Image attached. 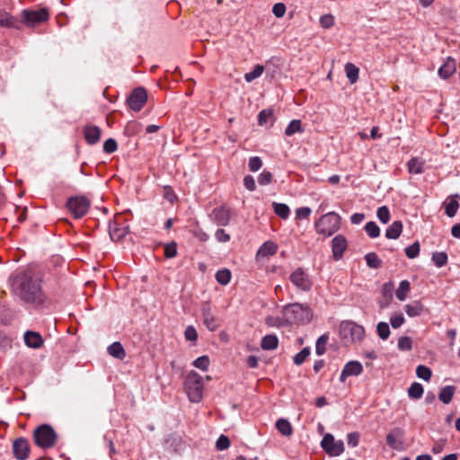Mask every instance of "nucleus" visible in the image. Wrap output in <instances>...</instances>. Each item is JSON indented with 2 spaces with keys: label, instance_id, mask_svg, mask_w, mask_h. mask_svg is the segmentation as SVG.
Segmentation results:
<instances>
[{
  "label": "nucleus",
  "instance_id": "f257e3e1",
  "mask_svg": "<svg viewBox=\"0 0 460 460\" xmlns=\"http://www.w3.org/2000/svg\"><path fill=\"white\" fill-rule=\"evenodd\" d=\"M10 281L12 293L23 304L37 311L49 307L50 300L42 288L40 274L26 270L13 275Z\"/></svg>",
  "mask_w": 460,
  "mask_h": 460
},
{
  "label": "nucleus",
  "instance_id": "f03ea898",
  "mask_svg": "<svg viewBox=\"0 0 460 460\" xmlns=\"http://www.w3.org/2000/svg\"><path fill=\"white\" fill-rule=\"evenodd\" d=\"M282 316L286 324H305L311 321L313 313L308 305L294 303L283 307Z\"/></svg>",
  "mask_w": 460,
  "mask_h": 460
},
{
  "label": "nucleus",
  "instance_id": "7ed1b4c3",
  "mask_svg": "<svg viewBox=\"0 0 460 460\" xmlns=\"http://www.w3.org/2000/svg\"><path fill=\"white\" fill-rule=\"evenodd\" d=\"M35 445L41 449L52 448L57 445L58 433L52 426L49 424H41L38 426L32 433Z\"/></svg>",
  "mask_w": 460,
  "mask_h": 460
},
{
  "label": "nucleus",
  "instance_id": "20e7f679",
  "mask_svg": "<svg viewBox=\"0 0 460 460\" xmlns=\"http://www.w3.org/2000/svg\"><path fill=\"white\" fill-rule=\"evenodd\" d=\"M339 332L345 345L360 342L365 337L364 327L351 321L341 322Z\"/></svg>",
  "mask_w": 460,
  "mask_h": 460
},
{
  "label": "nucleus",
  "instance_id": "39448f33",
  "mask_svg": "<svg viewBox=\"0 0 460 460\" xmlns=\"http://www.w3.org/2000/svg\"><path fill=\"white\" fill-rule=\"evenodd\" d=\"M340 226L341 217L335 212H329L315 222L316 232L325 237L336 233L340 229Z\"/></svg>",
  "mask_w": 460,
  "mask_h": 460
},
{
  "label": "nucleus",
  "instance_id": "423d86ee",
  "mask_svg": "<svg viewBox=\"0 0 460 460\" xmlns=\"http://www.w3.org/2000/svg\"><path fill=\"white\" fill-rule=\"evenodd\" d=\"M184 387L190 402H199L202 399L203 379L197 372L190 371L187 375Z\"/></svg>",
  "mask_w": 460,
  "mask_h": 460
},
{
  "label": "nucleus",
  "instance_id": "0eeeda50",
  "mask_svg": "<svg viewBox=\"0 0 460 460\" xmlns=\"http://www.w3.org/2000/svg\"><path fill=\"white\" fill-rule=\"evenodd\" d=\"M91 202L83 196H76L68 199L66 208L73 214L75 218H81L86 215L89 210Z\"/></svg>",
  "mask_w": 460,
  "mask_h": 460
},
{
  "label": "nucleus",
  "instance_id": "6e6552de",
  "mask_svg": "<svg viewBox=\"0 0 460 460\" xmlns=\"http://www.w3.org/2000/svg\"><path fill=\"white\" fill-rule=\"evenodd\" d=\"M321 447L329 456H338L345 450L343 441L335 440L331 433H327L323 436L321 441Z\"/></svg>",
  "mask_w": 460,
  "mask_h": 460
},
{
  "label": "nucleus",
  "instance_id": "1a4fd4ad",
  "mask_svg": "<svg viewBox=\"0 0 460 460\" xmlns=\"http://www.w3.org/2000/svg\"><path fill=\"white\" fill-rule=\"evenodd\" d=\"M22 22L28 27H33L49 20V13L47 9L23 10L22 13Z\"/></svg>",
  "mask_w": 460,
  "mask_h": 460
},
{
  "label": "nucleus",
  "instance_id": "9d476101",
  "mask_svg": "<svg viewBox=\"0 0 460 460\" xmlns=\"http://www.w3.org/2000/svg\"><path fill=\"white\" fill-rule=\"evenodd\" d=\"M289 280L301 291L308 292L312 289L313 281L310 276L302 268H297L292 272L289 276Z\"/></svg>",
  "mask_w": 460,
  "mask_h": 460
},
{
  "label": "nucleus",
  "instance_id": "9b49d317",
  "mask_svg": "<svg viewBox=\"0 0 460 460\" xmlns=\"http://www.w3.org/2000/svg\"><path fill=\"white\" fill-rule=\"evenodd\" d=\"M147 101V93L145 88H136L127 99L128 107L134 111H139Z\"/></svg>",
  "mask_w": 460,
  "mask_h": 460
},
{
  "label": "nucleus",
  "instance_id": "f8f14e48",
  "mask_svg": "<svg viewBox=\"0 0 460 460\" xmlns=\"http://www.w3.org/2000/svg\"><path fill=\"white\" fill-rule=\"evenodd\" d=\"M201 314L204 324L210 332H215L219 328L220 320L214 314L211 305L208 302H206L202 305Z\"/></svg>",
  "mask_w": 460,
  "mask_h": 460
},
{
  "label": "nucleus",
  "instance_id": "ddd939ff",
  "mask_svg": "<svg viewBox=\"0 0 460 460\" xmlns=\"http://www.w3.org/2000/svg\"><path fill=\"white\" fill-rule=\"evenodd\" d=\"M31 447L25 438H18L13 442V455L17 460H26L29 458Z\"/></svg>",
  "mask_w": 460,
  "mask_h": 460
},
{
  "label": "nucleus",
  "instance_id": "4468645a",
  "mask_svg": "<svg viewBox=\"0 0 460 460\" xmlns=\"http://www.w3.org/2000/svg\"><path fill=\"white\" fill-rule=\"evenodd\" d=\"M386 443L391 448L402 451L404 444V431L401 428L393 429L386 435Z\"/></svg>",
  "mask_w": 460,
  "mask_h": 460
},
{
  "label": "nucleus",
  "instance_id": "2eb2a0df",
  "mask_svg": "<svg viewBox=\"0 0 460 460\" xmlns=\"http://www.w3.org/2000/svg\"><path fill=\"white\" fill-rule=\"evenodd\" d=\"M363 372V366L359 361L351 360L349 361L343 367L341 376L340 381L345 382L349 376H358L361 375Z\"/></svg>",
  "mask_w": 460,
  "mask_h": 460
},
{
  "label": "nucleus",
  "instance_id": "dca6fc26",
  "mask_svg": "<svg viewBox=\"0 0 460 460\" xmlns=\"http://www.w3.org/2000/svg\"><path fill=\"white\" fill-rule=\"evenodd\" d=\"M210 217L217 225L226 226L230 222L231 211L229 208L221 206L212 210Z\"/></svg>",
  "mask_w": 460,
  "mask_h": 460
},
{
  "label": "nucleus",
  "instance_id": "f3484780",
  "mask_svg": "<svg viewBox=\"0 0 460 460\" xmlns=\"http://www.w3.org/2000/svg\"><path fill=\"white\" fill-rule=\"evenodd\" d=\"M85 141L89 145H95L100 141L102 130L94 125H86L83 128Z\"/></svg>",
  "mask_w": 460,
  "mask_h": 460
},
{
  "label": "nucleus",
  "instance_id": "a211bd4d",
  "mask_svg": "<svg viewBox=\"0 0 460 460\" xmlns=\"http://www.w3.org/2000/svg\"><path fill=\"white\" fill-rule=\"evenodd\" d=\"M456 71V61L455 58L448 57L445 63L438 68V74L442 79H448Z\"/></svg>",
  "mask_w": 460,
  "mask_h": 460
},
{
  "label": "nucleus",
  "instance_id": "6ab92c4d",
  "mask_svg": "<svg viewBox=\"0 0 460 460\" xmlns=\"http://www.w3.org/2000/svg\"><path fill=\"white\" fill-rule=\"evenodd\" d=\"M332 243L333 258L338 261L347 248V240L343 235L338 234L332 239Z\"/></svg>",
  "mask_w": 460,
  "mask_h": 460
},
{
  "label": "nucleus",
  "instance_id": "aec40b11",
  "mask_svg": "<svg viewBox=\"0 0 460 460\" xmlns=\"http://www.w3.org/2000/svg\"><path fill=\"white\" fill-rule=\"evenodd\" d=\"M24 342L30 348L38 349L42 346L43 339L39 332L27 331L24 333Z\"/></svg>",
  "mask_w": 460,
  "mask_h": 460
},
{
  "label": "nucleus",
  "instance_id": "412c9836",
  "mask_svg": "<svg viewBox=\"0 0 460 460\" xmlns=\"http://www.w3.org/2000/svg\"><path fill=\"white\" fill-rule=\"evenodd\" d=\"M404 310L408 316L416 317L420 316L425 311L424 305L420 301H413L411 304H407L404 306Z\"/></svg>",
  "mask_w": 460,
  "mask_h": 460
},
{
  "label": "nucleus",
  "instance_id": "4be33fe9",
  "mask_svg": "<svg viewBox=\"0 0 460 460\" xmlns=\"http://www.w3.org/2000/svg\"><path fill=\"white\" fill-rule=\"evenodd\" d=\"M109 233L111 240L119 241L127 234V229L125 227H119L117 222L110 223Z\"/></svg>",
  "mask_w": 460,
  "mask_h": 460
},
{
  "label": "nucleus",
  "instance_id": "5701e85b",
  "mask_svg": "<svg viewBox=\"0 0 460 460\" xmlns=\"http://www.w3.org/2000/svg\"><path fill=\"white\" fill-rule=\"evenodd\" d=\"M276 429L280 434L285 437H290L293 434V427L291 423L287 420L280 418L276 421Z\"/></svg>",
  "mask_w": 460,
  "mask_h": 460
},
{
  "label": "nucleus",
  "instance_id": "b1692460",
  "mask_svg": "<svg viewBox=\"0 0 460 460\" xmlns=\"http://www.w3.org/2000/svg\"><path fill=\"white\" fill-rule=\"evenodd\" d=\"M278 251V245L273 242H265L258 250L257 256L268 257L273 255Z\"/></svg>",
  "mask_w": 460,
  "mask_h": 460
},
{
  "label": "nucleus",
  "instance_id": "393cba45",
  "mask_svg": "<svg viewBox=\"0 0 460 460\" xmlns=\"http://www.w3.org/2000/svg\"><path fill=\"white\" fill-rule=\"evenodd\" d=\"M402 231V223L399 220L393 222V224L386 229L385 237L388 239H397Z\"/></svg>",
  "mask_w": 460,
  "mask_h": 460
},
{
  "label": "nucleus",
  "instance_id": "a878e982",
  "mask_svg": "<svg viewBox=\"0 0 460 460\" xmlns=\"http://www.w3.org/2000/svg\"><path fill=\"white\" fill-rule=\"evenodd\" d=\"M456 388L453 385H447L444 386L439 394H438V399L445 404H448L454 396Z\"/></svg>",
  "mask_w": 460,
  "mask_h": 460
},
{
  "label": "nucleus",
  "instance_id": "bb28decb",
  "mask_svg": "<svg viewBox=\"0 0 460 460\" xmlns=\"http://www.w3.org/2000/svg\"><path fill=\"white\" fill-rule=\"evenodd\" d=\"M279 345V340L276 335L268 334L261 340V346L265 350H271L277 349Z\"/></svg>",
  "mask_w": 460,
  "mask_h": 460
},
{
  "label": "nucleus",
  "instance_id": "cd10ccee",
  "mask_svg": "<svg viewBox=\"0 0 460 460\" xmlns=\"http://www.w3.org/2000/svg\"><path fill=\"white\" fill-rule=\"evenodd\" d=\"M108 352L111 356L119 359H123L126 356L125 350L119 341L111 344L108 347Z\"/></svg>",
  "mask_w": 460,
  "mask_h": 460
},
{
  "label": "nucleus",
  "instance_id": "c85d7f7f",
  "mask_svg": "<svg viewBox=\"0 0 460 460\" xmlns=\"http://www.w3.org/2000/svg\"><path fill=\"white\" fill-rule=\"evenodd\" d=\"M345 72L350 84H355L358 81L359 69L354 64L347 63Z\"/></svg>",
  "mask_w": 460,
  "mask_h": 460
},
{
  "label": "nucleus",
  "instance_id": "c756f323",
  "mask_svg": "<svg viewBox=\"0 0 460 460\" xmlns=\"http://www.w3.org/2000/svg\"><path fill=\"white\" fill-rule=\"evenodd\" d=\"M304 128L302 127V122L300 119H293L289 122L288 127L285 129V134L288 137H290L296 133H302Z\"/></svg>",
  "mask_w": 460,
  "mask_h": 460
},
{
  "label": "nucleus",
  "instance_id": "7c9ffc66",
  "mask_svg": "<svg viewBox=\"0 0 460 460\" xmlns=\"http://www.w3.org/2000/svg\"><path fill=\"white\" fill-rule=\"evenodd\" d=\"M274 212L282 219H287L289 217L290 209L288 205L284 203L273 202L272 204Z\"/></svg>",
  "mask_w": 460,
  "mask_h": 460
},
{
  "label": "nucleus",
  "instance_id": "2f4dec72",
  "mask_svg": "<svg viewBox=\"0 0 460 460\" xmlns=\"http://www.w3.org/2000/svg\"><path fill=\"white\" fill-rule=\"evenodd\" d=\"M215 278L219 284L226 286L231 281L232 274L228 269H222L217 271Z\"/></svg>",
  "mask_w": 460,
  "mask_h": 460
},
{
  "label": "nucleus",
  "instance_id": "473e14b6",
  "mask_svg": "<svg viewBox=\"0 0 460 460\" xmlns=\"http://www.w3.org/2000/svg\"><path fill=\"white\" fill-rule=\"evenodd\" d=\"M411 289V285L408 280H402L400 282L399 288H397L395 295L398 300L403 301L406 299L407 295Z\"/></svg>",
  "mask_w": 460,
  "mask_h": 460
},
{
  "label": "nucleus",
  "instance_id": "72a5a7b5",
  "mask_svg": "<svg viewBox=\"0 0 460 460\" xmlns=\"http://www.w3.org/2000/svg\"><path fill=\"white\" fill-rule=\"evenodd\" d=\"M408 170L410 173L419 174L423 172V162L420 161L418 158H411L407 163Z\"/></svg>",
  "mask_w": 460,
  "mask_h": 460
},
{
  "label": "nucleus",
  "instance_id": "f704fd0d",
  "mask_svg": "<svg viewBox=\"0 0 460 460\" xmlns=\"http://www.w3.org/2000/svg\"><path fill=\"white\" fill-rule=\"evenodd\" d=\"M423 392V386L420 383L415 382L408 389V395L410 398L417 400L422 396Z\"/></svg>",
  "mask_w": 460,
  "mask_h": 460
},
{
  "label": "nucleus",
  "instance_id": "c9c22d12",
  "mask_svg": "<svg viewBox=\"0 0 460 460\" xmlns=\"http://www.w3.org/2000/svg\"><path fill=\"white\" fill-rule=\"evenodd\" d=\"M264 71V66L262 65H256L252 71L246 73L244 75V79L247 83H251L253 80L259 78Z\"/></svg>",
  "mask_w": 460,
  "mask_h": 460
},
{
  "label": "nucleus",
  "instance_id": "e433bc0d",
  "mask_svg": "<svg viewBox=\"0 0 460 460\" xmlns=\"http://www.w3.org/2000/svg\"><path fill=\"white\" fill-rule=\"evenodd\" d=\"M431 260L437 267L441 268L447 263L448 257L445 252H437L432 254Z\"/></svg>",
  "mask_w": 460,
  "mask_h": 460
},
{
  "label": "nucleus",
  "instance_id": "4c0bfd02",
  "mask_svg": "<svg viewBox=\"0 0 460 460\" xmlns=\"http://www.w3.org/2000/svg\"><path fill=\"white\" fill-rule=\"evenodd\" d=\"M329 341V335L328 334H323L320 336L315 344V352L317 355L321 356L325 353L326 351V344Z\"/></svg>",
  "mask_w": 460,
  "mask_h": 460
},
{
  "label": "nucleus",
  "instance_id": "58836bf2",
  "mask_svg": "<svg viewBox=\"0 0 460 460\" xmlns=\"http://www.w3.org/2000/svg\"><path fill=\"white\" fill-rule=\"evenodd\" d=\"M0 26L2 27H16V20L6 12H0Z\"/></svg>",
  "mask_w": 460,
  "mask_h": 460
},
{
  "label": "nucleus",
  "instance_id": "ea45409f",
  "mask_svg": "<svg viewBox=\"0 0 460 460\" xmlns=\"http://www.w3.org/2000/svg\"><path fill=\"white\" fill-rule=\"evenodd\" d=\"M366 262L369 268L379 269L382 266V261L375 252H369L365 256Z\"/></svg>",
  "mask_w": 460,
  "mask_h": 460
},
{
  "label": "nucleus",
  "instance_id": "a19ab883",
  "mask_svg": "<svg viewBox=\"0 0 460 460\" xmlns=\"http://www.w3.org/2000/svg\"><path fill=\"white\" fill-rule=\"evenodd\" d=\"M459 208V203L456 199H450L445 203V213L447 217H453L456 216Z\"/></svg>",
  "mask_w": 460,
  "mask_h": 460
},
{
  "label": "nucleus",
  "instance_id": "79ce46f5",
  "mask_svg": "<svg viewBox=\"0 0 460 460\" xmlns=\"http://www.w3.org/2000/svg\"><path fill=\"white\" fill-rule=\"evenodd\" d=\"M416 375L419 378H421L425 381H429L432 376V371L429 367L420 365L416 368Z\"/></svg>",
  "mask_w": 460,
  "mask_h": 460
},
{
  "label": "nucleus",
  "instance_id": "37998d69",
  "mask_svg": "<svg viewBox=\"0 0 460 460\" xmlns=\"http://www.w3.org/2000/svg\"><path fill=\"white\" fill-rule=\"evenodd\" d=\"M365 231L367 232V235L371 238H376L380 234V228L373 221L367 222L366 224Z\"/></svg>",
  "mask_w": 460,
  "mask_h": 460
},
{
  "label": "nucleus",
  "instance_id": "c03bdc74",
  "mask_svg": "<svg viewBox=\"0 0 460 460\" xmlns=\"http://www.w3.org/2000/svg\"><path fill=\"white\" fill-rule=\"evenodd\" d=\"M376 332L380 339L387 340L390 335V328L388 323L385 322L378 323Z\"/></svg>",
  "mask_w": 460,
  "mask_h": 460
},
{
  "label": "nucleus",
  "instance_id": "a18cd8bd",
  "mask_svg": "<svg viewBox=\"0 0 460 460\" xmlns=\"http://www.w3.org/2000/svg\"><path fill=\"white\" fill-rule=\"evenodd\" d=\"M412 348V341L408 336H402L398 340V349L402 351H409Z\"/></svg>",
  "mask_w": 460,
  "mask_h": 460
},
{
  "label": "nucleus",
  "instance_id": "49530a36",
  "mask_svg": "<svg viewBox=\"0 0 460 460\" xmlns=\"http://www.w3.org/2000/svg\"><path fill=\"white\" fill-rule=\"evenodd\" d=\"M193 365L197 368H199L203 371H207L209 366V358L208 356L199 357L197 359L194 360Z\"/></svg>",
  "mask_w": 460,
  "mask_h": 460
},
{
  "label": "nucleus",
  "instance_id": "de8ad7c7",
  "mask_svg": "<svg viewBox=\"0 0 460 460\" xmlns=\"http://www.w3.org/2000/svg\"><path fill=\"white\" fill-rule=\"evenodd\" d=\"M420 252V243L419 242L413 243L411 245L406 247L405 254L410 259H414L419 255Z\"/></svg>",
  "mask_w": 460,
  "mask_h": 460
},
{
  "label": "nucleus",
  "instance_id": "09e8293b",
  "mask_svg": "<svg viewBox=\"0 0 460 460\" xmlns=\"http://www.w3.org/2000/svg\"><path fill=\"white\" fill-rule=\"evenodd\" d=\"M377 217L383 224H386L389 221L390 212L386 206L380 207L377 209Z\"/></svg>",
  "mask_w": 460,
  "mask_h": 460
},
{
  "label": "nucleus",
  "instance_id": "8fccbe9b",
  "mask_svg": "<svg viewBox=\"0 0 460 460\" xmlns=\"http://www.w3.org/2000/svg\"><path fill=\"white\" fill-rule=\"evenodd\" d=\"M310 355V349L304 348L300 352H298L294 358V363L296 365H301L305 362L307 357Z\"/></svg>",
  "mask_w": 460,
  "mask_h": 460
},
{
  "label": "nucleus",
  "instance_id": "3c124183",
  "mask_svg": "<svg viewBox=\"0 0 460 460\" xmlns=\"http://www.w3.org/2000/svg\"><path fill=\"white\" fill-rule=\"evenodd\" d=\"M118 148V145L115 139L109 138L103 144V151L107 154L114 153Z\"/></svg>",
  "mask_w": 460,
  "mask_h": 460
},
{
  "label": "nucleus",
  "instance_id": "603ef678",
  "mask_svg": "<svg viewBox=\"0 0 460 460\" xmlns=\"http://www.w3.org/2000/svg\"><path fill=\"white\" fill-rule=\"evenodd\" d=\"M320 24L324 29H330L334 24V17L332 14H324L320 18Z\"/></svg>",
  "mask_w": 460,
  "mask_h": 460
},
{
  "label": "nucleus",
  "instance_id": "864d4df0",
  "mask_svg": "<svg viewBox=\"0 0 460 460\" xmlns=\"http://www.w3.org/2000/svg\"><path fill=\"white\" fill-rule=\"evenodd\" d=\"M249 169L252 172H257L262 166V161L258 156L251 157L248 164Z\"/></svg>",
  "mask_w": 460,
  "mask_h": 460
},
{
  "label": "nucleus",
  "instance_id": "5fc2aeb1",
  "mask_svg": "<svg viewBox=\"0 0 460 460\" xmlns=\"http://www.w3.org/2000/svg\"><path fill=\"white\" fill-rule=\"evenodd\" d=\"M404 317L402 314H394L390 318V323L393 328L397 329L404 323Z\"/></svg>",
  "mask_w": 460,
  "mask_h": 460
},
{
  "label": "nucleus",
  "instance_id": "6e6d98bb",
  "mask_svg": "<svg viewBox=\"0 0 460 460\" xmlns=\"http://www.w3.org/2000/svg\"><path fill=\"white\" fill-rule=\"evenodd\" d=\"M177 254V245L174 242L164 246V256L166 258H173Z\"/></svg>",
  "mask_w": 460,
  "mask_h": 460
},
{
  "label": "nucleus",
  "instance_id": "4d7b16f0",
  "mask_svg": "<svg viewBox=\"0 0 460 460\" xmlns=\"http://www.w3.org/2000/svg\"><path fill=\"white\" fill-rule=\"evenodd\" d=\"M216 447L218 450L227 449L230 447L229 438L225 435H221L217 440Z\"/></svg>",
  "mask_w": 460,
  "mask_h": 460
},
{
  "label": "nucleus",
  "instance_id": "13d9d810",
  "mask_svg": "<svg viewBox=\"0 0 460 460\" xmlns=\"http://www.w3.org/2000/svg\"><path fill=\"white\" fill-rule=\"evenodd\" d=\"M215 237L219 243H227L230 241V234H227L224 229L219 228L215 233Z\"/></svg>",
  "mask_w": 460,
  "mask_h": 460
},
{
  "label": "nucleus",
  "instance_id": "bf43d9fd",
  "mask_svg": "<svg viewBox=\"0 0 460 460\" xmlns=\"http://www.w3.org/2000/svg\"><path fill=\"white\" fill-rule=\"evenodd\" d=\"M272 117L271 110H262L260 111L258 115V123L259 125H263L267 123L268 119Z\"/></svg>",
  "mask_w": 460,
  "mask_h": 460
},
{
  "label": "nucleus",
  "instance_id": "052dcab7",
  "mask_svg": "<svg viewBox=\"0 0 460 460\" xmlns=\"http://www.w3.org/2000/svg\"><path fill=\"white\" fill-rule=\"evenodd\" d=\"M184 336L187 341H196L198 339V332L193 326H188L184 332Z\"/></svg>",
  "mask_w": 460,
  "mask_h": 460
},
{
  "label": "nucleus",
  "instance_id": "680f3d73",
  "mask_svg": "<svg viewBox=\"0 0 460 460\" xmlns=\"http://www.w3.org/2000/svg\"><path fill=\"white\" fill-rule=\"evenodd\" d=\"M272 181V174L268 171H263L258 177V182L261 185H266Z\"/></svg>",
  "mask_w": 460,
  "mask_h": 460
},
{
  "label": "nucleus",
  "instance_id": "e2e57ef3",
  "mask_svg": "<svg viewBox=\"0 0 460 460\" xmlns=\"http://www.w3.org/2000/svg\"><path fill=\"white\" fill-rule=\"evenodd\" d=\"M272 13L278 18L283 17L286 13V5L282 3L275 4L272 8Z\"/></svg>",
  "mask_w": 460,
  "mask_h": 460
},
{
  "label": "nucleus",
  "instance_id": "0e129e2a",
  "mask_svg": "<svg viewBox=\"0 0 460 460\" xmlns=\"http://www.w3.org/2000/svg\"><path fill=\"white\" fill-rule=\"evenodd\" d=\"M347 442L352 447H357L359 442V434L358 432L349 433L347 436Z\"/></svg>",
  "mask_w": 460,
  "mask_h": 460
},
{
  "label": "nucleus",
  "instance_id": "69168bd1",
  "mask_svg": "<svg viewBox=\"0 0 460 460\" xmlns=\"http://www.w3.org/2000/svg\"><path fill=\"white\" fill-rule=\"evenodd\" d=\"M311 214V208L308 207H302L296 210V216L299 219H305Z\"/></svg>",
  "mask_w": 460,
  "mask_h": 460
},
{
  "label": "nucleus",
  "instance_id": "338daca9",
  "mask_svg": "<svg viewBox=\"0 0 460 460\" xmlns=\"http://www.w3.org/2000/svg\"><path fill=\"white\" fill-rule=\"evenodd\" d=\"M243 184L248 190H254L256 188L255 181L251 175H247L243 179Z\"/></svg>",
  "mask_w": 460,
  "mask_h": 460
},
{
  "label": "nucleus",
  "instance_id": "774afa93",
  "mask_svg": "<svg viewBox=\"0 0 460 460\" xmlns=\"http://www.w3.org/2000/svg\"><path fill=\"white\" fill-rule=\"evenodd\" d=\"M365 218V215L362 213H355L351 216L350 220L352 224H360Z\"/></svg>",
  "mask_w": 460,
  "mask_h": 460
}]
</instances>
